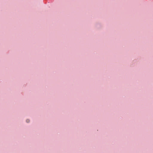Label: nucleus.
Segmentation results:
<instances>
[{
    "mask_svg": "<svg viewBox=\"0 0 153 153\" xmlns=\"http://www.w3.org/2000/svg\"><path fill=\"white\" fill-rule=\"evenodd\" d=\"M26 121L27 123H29L30 122V120L28 119H27L26 120Z\"/></svg>",
    "mask_w": 153,
    "mask_h": 153,
    "instance_id": "obj_1",
    "label": "nucleus"
}]
</instances>
